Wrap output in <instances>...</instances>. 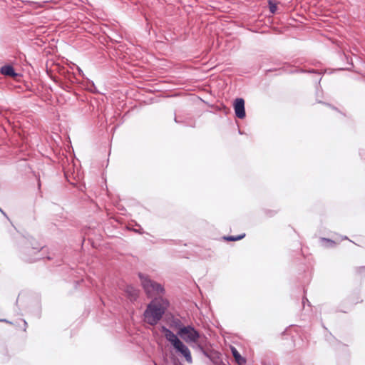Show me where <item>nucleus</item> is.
<instances>
[{"instance_id":"nucleus-2","label":"nucleus","mask_w":365,"mask_h":365,"mask_svg":"<svg viewBox=\"0 0 365 365\" xmlns=\"http://www.w3.org/2000/svg\"><path fill=\"white\" fill-rule=\"evenodd\" d=\"M162 331L164 333L166 339L171 343L174 349L179 353H180L189 363L192 362L191 353L182 341H181L178 337L170 329L165 327H162Z\"/></svg>"},{"instance_id":"nucleus-3","label":"nucleus","mask_w":365,"mask_h":365,"mask_svg":"<svg viewBox=\"0 0 365 365\" xmlns=\"http://www.w3.org/2000/svg\"><path fill=\"white\" fill-rule=\"evenodd\" d=\"M139 277L145 291L150 297L160 296L163 293L164 289L160 284L151 280L148 277H144L140 274Z\"/></svg>"},{"instance_id":"nucleus-7","label":"nucleus","mask_w":365,"mask_h":365,"mask_svg":"<svg viewBox=\"0 0 365 365\" xmlns=\"http://www.w3.org/2000/svg\"><path fill=\"white\" fill-rule=\"evenodd\" d=\"M1 73L4 76L13 78H15L18 76V74L15 72L14 68L11 66L9 65L4 66L1 68Z\"/></svg>"},{"instance_id":"nucleus-6","label":"nucleus","mask_w":365,"mask_h":365,"mask_svg":"<svg viewBox=\"0 0 365 365\" xmlns=\"http://www.w3.org/2000/svg\"><path fill=\"white\" fill-rule=\"evenodd\" d=\"M232 356L236 361V363L239 365H243L246 363L245 358L242 357L235 347H230Z\"/></svg>"},{"instance_id":"nucleus-1","label":"nucleus","mask_w":365,"mask_h":365,"mask_svg":"<svg viewBox=\"0 0 365 365\" xmlns=\"http://www.w3.org/2000/svg\"><path fill=\"white\" fill-rule=\"evenodd\" d=\"M168 302L162 298H156L147 307L144 312V320L150 325H155L164 314Z\"/></svg>"},{"instance_id":"nucleus-12","label":"nucleus","mask_w":365,"mask_h":365,"mask_svg":"<svg viewBox=\"0 0 365 365\" xmlns=\"http://www.w3.org/2000/svg\"><path fill=\"white\" fill-rule=\"evenodd\" d=\"M285 334V331L282 332V335H284Z\"/></svg>"},{"instance_id":"nucleus-11","label":"nucleus","mask_w":365,"mask_h":365,"mask_svg":"<svg viewBox=\"0 0 365 365\" xmlns=\"http://www.w3.org/2000/svg\"><path fill=\"white\" fill-rule=\"evenodd\" d=\"M323 240H327V241H329V242H331L330 240H327L326 238H324Z\"/></svg>"},{"instance_id":"nucleus-10","label":"nucleus","mask_w":365,"mask_h":365,"mask_svg":"<svg viewBox=\"0 0 365 365\" xmlns=\"http://www.w3.org/2000/svg\"><path fill=\"white\" fill-rule=\"evenodd\" d=\"M269 9L272 14H274L277 11V6L274 2L270 0L269 1Z\"/></svg>"},{"instance_id":"nucleus-4","label":"nucleus","mask_w":365,"mask_h":365,"mask_svg":"<svg viewBox=\"0 0 365 365\" xmlns=\"http://www.w3.org/2000/svg\"><path fill=\"white\" fill-rule=\"evenodd\" d=\"M178 334L188 344L194 343L198 344L200 339L199 332L191 326L181 327Z\"/></svg>"},{"instance_id":"nucleus-8","label":"nucleus","mask_w":365,"mask_h":365,"mask_svg":"<svg viewBox=\"0 0 365 365\" xmlns=\"http://www.w3.org/2000/svg\"><path fill=\"white\" fill-rule=\"evenodd\" d=\"M125 292L131 300H135L138 297V290L131 285H127Z\"/></svg>"},{"instance_id":"nucleus-5","label":"nucleus","mask_w":365,"mask_h":365,"mask_svg":"<svg viewBox=\"0 0 365 365\" xmlns=\"http://www.w3.org/2000/svg\"><path fill=\"white\" fill-rule=\"evenodd\" d=\"M235 115L238 118L243 119L245 117V101L242 98H237L234 103Z\"/></svg>"},{"instance_id":"nucleus-9","label":"nucleus","mask_w":365,"mask_h":365,"mask_svg":"<svg viewBox=\"0 0 365 365\" xmlns=\"http://www.w3.org/2000/svg\"><path fill=\"white\" fill-rule=\"evenodd\" d=\"M245 237V233H242L237 236H227L224 237V239L227 241H237L243 239Z\"/></svg>"}]
</instances>
